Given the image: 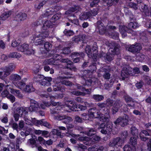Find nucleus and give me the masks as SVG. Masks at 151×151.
<instances>
[{"label":"nucleus","instance_id":"35","mask_svg":"<svg viewBox=\"0 0 151 151\" xmlns=\"http://www.w3.org/2000/svg\"><path fill=\"white\" fill-rule=\"evenodd\" d=\"M44 76L41 74H39L34 76L33 81L35 82H39L41 81L44 80Z\"/></svg>","mask_w":151,"mask_h":151},{"label":"nucleus","instance_id":"28","mask_svg":"<svg viewBox=\"0 0 151 151\" xmlns=\"http://www.w3.org/2000/svg\"><path fill=\"white\" fill-rule=\"evenodd\" d=\"M37 35H39L40 37L42 39H44L47 37L49 35V32L47 30H43L42 29L41 32H40L37 33Z\"/></svg>","mask_w":151,"mask_h":151},{"label":"nucleus","instance_id":"4","mask_svg":"<svg viewBox=\"0 0 151 151\" xmlns=\"http://www.w3.org/2000/svg\"><path fill=\"white\" fill-rule=\"evenodd\" d=\"M132 68L129 65H127L122 70L121 76L122 80H124L125 78L128 77L129 75L132 74Z\"/></svg>","mask_w":151,"mask_h":151},{"label":"nucleus","instance_id":"8","mask_svg":"<svg viewBox=\"0 0 151 151\" xmlns=\"http://www.w3.org/2000/svg\"><path fill=\"white\" fill-rule=\"evenodd\" d=\"M111 69V67L110 66L106 65L104 66L100 69V72H104L103 74V77L106 79H109L110 78L111 75L109 73Z\"/></svg>","mask_w":151,"mask_h":151},{"label":"nucleus","instance_id":"17","mask_svg":"<svg viewBox=\"0 0 151 151\" xmlns=\"http://www.w3.org/2000/svg\"><path fill=\"white\" fill-rule=\"evenodd\" d=\"M35 124H36L37 125H40L41 126H44L48 128H50L51 127L50 124L47 122L45 121V119H43L40 120H36L35 121Z\"/></svg>","mask_w":151,"mask_h":151},{"label":"nucleus","instance_id":"25","mask_svg":"<svg viewBox=\"0 0 151 151\" xmlns=\"http://www.w3.org/2000/svg\"><path fill=\"white\" fill-rule=\"evenodd\" d=\"M110 118V116L108 115L106 116L101 113L99 115L98 119L100 121L102 122H106L109 121Z\"/></svg>","mask_w":151,"mask_h":151},{"label":"nucleus","instance_id":"32","mask_svg":"<svg viewBox=\"0 0 151 151\" xmlns=\"http://www.w3.org/2000/svg\"><path fill=\"white\" fill-rule=\"evenodd\" d=\"M65 67L70 70L75 71L76 70V68L74 65L73 63L71 61L68 62V63L65 65Z\"/></svg>","mask_w":151,"mask_h":151},{"label":"nucleus","instance_id":"42","mask_svg":"<svg viewBox=\"0 0 151 151\" xmlns=\"http://www.w3.org/2000/svg\"><path fill=\"white\" fill-rule=\"evenodd\" d=\"M76 149L79 151H85V149H87L86 146L81 144H78L75 146Z\"/></svg>","mask_w":151,"mask_h":151},{"label":"nucleus","instance_id":"55","mask_svg":"<svg viewBox=\"0 0 151 151\" xmlns=\"http://www.w3.org/2000/svg\"><path fill=\"white\" fill-rule=\"evenodd\" d=\"M70 48L69 47H64L63 50L62 52L64 54H68L71 52Z\"/></svg>","mask_w":151,"mask_h":151},{"label":"nucleus","instance_id":"47","mask_svg":"<svg viewBox=\"0 0 151 151\" xmlns=\"http://www.w3.org/2000/svg\"><path fill=\"white\" fill-rule=\"evenodd\" d=\"M11 80L13 81H17L21 79V77L17 74H14L11 75L10 77Z\"/></svg>","mask_w":151,"mask_h":151},{"label":"nucleus","instance_id":"34","mask_svg":"<svg viewBox=\"0 0 151 151\" xmlns=\"http://www.w3.org/2000/svg\"><path fill=\"white\" fill-rule=\"evenodd\" d=\"M91 15L90 12H84L81 14L80 17V18L81 20L87 19L91 17Z\"/></svg>","mask_w":151,"mask_h":151},{"label":"nucleus","instance_id":"40","mask_svg":"<svg viewBox=\"0 0 151 151\" xmlns=\"http://www.w3.org/2000/svg\"><path fill=\"white\" fill-rule=\"evenodd\" d=\"M65 35L67 37H70L73 35L74 34V32L71 30L65 29L63 32Z\"/></svg>","mask_w":151,"mask_h":151},{"label":"nucleus","instance_id":"51","mask_svg":"<svg viewBox=\"0 0 151 151\" xmlns=\"http://www.w3.org/2000/svg\"><path fill=\"white\" fill-rule=\"evenodd\" d=\"M44 69L45 71L48 72L50 71V73L52 74L54 73V70L52 68L50 67L47 65H44Z\"/></svg>","mask_w":151,"mask_h":151},{"label":"nucleus","instance_id":"2","mask_svg":"<svg viewBox=\"0 0 151 151\" xmlns=\"http://www.w3.org/2000/svg\"><path fill=\"white\" fill-rule=\"evenodd\" d=\"M28 47L27 44L24 43L18 45L17 49L19 51L24 52L25 54L27 55L34 54L35 52V50L29 48Z\"/></svg>","mask_w":151,"mask_h":151},{"label":"nucleus","instance_id":"64","mask_svg":"<svg viewBox=\"0 0 151 151\" xmlns=\"http://www.w3.org/2000/svg\"><path fill=\"white\" fill-rule=\"evenodd\" d=\"M145 26L147 28L148 32L151 35V22L147 23L145 24Z\"/></svg>","mask_w":151,"mask_h":151},{"label":"nucleus","instance_id":"29","mask_svg":"<svg viewBox=\"0 0 151 151\" xmlns=\"http://www.w3.org/2000/svg\"><path fill=\"white\" fill-rule=\"evenodd\" d=\"M52 24L50 21H46L43 24L42 29L43 30H47L48 28L52 27Z\"/></svg>","mask_w":151,"mask_h":151},{"label":"nucleus","instance_id":"19","mask_svg":"<svg viewBox=\"0 0 151 151\" xmlns=\"http://www.w3.org/2000/svg\"><path fill=\"white\" fill-rule=\"evenodd\" d=\"M139 6L141 12L144 13L146 16H149V10L148 9L147 6L142 3Z\"/></svg>","mask_w":151,"mask_h":151},{"label":"nucleus","instance_id":"41","mask_svg":"<svg viewBox=\"0 0 151 151\" xmlns=\"http://www.w3.org/2000/svg\"><path fill=\"white\" fill-rule=\"evenodd\" d=\"M36 140L33 138H30L28 140V142L29 145H30L32 148H34L35 147H37V145L36 144Z\"/></svg>","mask_w":151,"mask_h":151},{"label":"nucleus","instance_id":"44","mask_svg":"<svg viewBox=\"0 0 151 151\" xmlns=\"http://www.w3.org/2000/svg\"><path fill=\"white\" fill-rule=\"evenodd\" d=\"M8 57L10 58H19L21 57V55L16 52H13L10 53L8 55Z\"/></svg>","mask_w":151,"mask_h":151},{"label":"nucleus","instance_id":"61","mask_svg":"<svg viewBox=\"0 0 151 151\" xmlns=\"http://www.w3.org/2000/svg\"><path fill=\"white\" fill-rule=\"evenodd\" d=\"M114 103V101L113 100H111L110 99H107L106 100V106L107 107H109V106H112Z\"/></svg>","mask_w":151,"mask_h":151},{"label":"nucleus","instance_id":"62","mask_svg":"<svg viewBox=\"0 0 151 151\" xmlns=\"http://www.w3.org/2000/svg\"><path fill=\"white\" fill-rule=\"evenodd\" d=\"M143 79L148 84H150L151 82V79L150 77L146 75H144L143 76Z\"/></svg>","mask_w":151,"mask_h":151},{"label":"nucleus","instance_id":"52","mask_svg":"<svg viewBox=\"0 0 151 151\" xmlns=\"http://www.w3.org/2000/svg\"><path fill=\"white\" fill-rule=\"evenodd\" d=\"M65 115L63 114H59L54 116V119L55 120L58 121L63 120L65 118Z\"/></svg>","mask_w":151,"mask_h":151},{"label":"nucleus","instance_id":"36","mask_svg":"<svg viewBox=\"0 0 151 151\" xmlns=\"http://www.w3.org/2000/svg\"><path fill=\"white\" fill-rule=\"evenodd\" d=\"M101 139V137L99 135H97L96 134L92 136L90 138L91 141L94 143H97L100 141Z\"/></svg>","mask_w":151,"mask_h":151},{"label":"nucleus","instance_id":"56","mask_svg":"<svg viewBox=\"0 0 151 151\" xmlns=\"http://www.w3.org/2000/svg\"><path fill=\"white\" fill-rule=\"evenodd\" d=\"M72 55L76 57H80L82 58H83L85 55L84 53L83 52H74L72 53Z\"/></svg>","mask_w":151,"mask_h":151},{"label":"nucleus","instance_id":"16","mask_svg":"<svg viewBox=\"0 0 151 151\" xmlns=\"http://www.w3.org/2000/svg\"><path fill=\"white\" fill-rule=\"evenodd\" d=\"M16 112L18 113L20 116L24 117L26 119V115L28 114V112L26 110L25 108L20 107H18L16 109Z\"/></svg>","mask_w":151,"mask_h":151},{"label":"nucleus","instance_id":"21","mask_svg":"<svg viewBox=\"0 0 151 151\" xmlns=\"http://www.w3.org/2000/svg\"><path fill=\"white\" fill-rule=\"evenodd\" d=\"M119 0H103L104 2V5L107 6L108 7L110 6L113 5H115L117 3Z\"/></svg>","mask_w":151,"mask_h":151},{"label":"nucleus","instance_id":"24","mask_svg":"<svg viewBox=\"0 0 151 151\" xmlns=\"http://www.w3.org/2000/svg\"><path fill=\"white\" fill-rule=\"evenodd\" d=\"M149 132L146 130H143L142 131V132L139 134V137L141 140L144 142L146 141L148 139V138L145 137L142 135V134H144L145 136H149L150 135ZM150 132V131H149Z\"/></svg>","mask_w":151,"mask_h":151},{"label":"nucleus","instance_id":"30","mask_svg":"<svg viewBox=\"0 0 151 151\" xmlns=\"http://www.w3.org/2000/svg\"><path fill=\"white\" fill-rule=\"evenodd\" d=\"M92 98L96 102H99L104 99V96L101 95L94 94L92 96Z\"/></svg>","mask_w":151,"mask_h":151},{"label":"nucleus","instance_id":"37","mask_svg":"<svg viewBox=\"0 0 151 151\" xmlns=\"http://www.w3.org/2000/svg\"><path fill=\"white\" fill-rule=\"evenodd\" d=\"M97 47L96 45L93 46L92 47L93 58L96 60V58L99 55L98 54Z\"/></svg>","mask_w":151,"mask_h":151},{"label":"nucleus","instance_id":"13","mask_svg":"<svg viewBox=\"0 0 151 151\" xmlns=\"http://www.w3.org/2000/svg\"><path fill=\"white\" fill-rule=\"evenodd\" d=\"M138 129L135 127H133V136H134L133 137V150L136 149L135 145L137 144V138L138 137Z\"/></svg>","mask_w":151,"mask_h":151},{"label":"nucleus","instance_id":"53","mask_svg":"<svg viewBox=\"0 0 151 151\" xmlns=\"http://www.w3.org/2000/svg\"><path fill=\"white\" fill-rule=\"evenodd\" d=\"M61 17L60 14L57 13L54 15L51 19L52 22L55 21L59 19Z\"/></svg>","mask_w":151,"mask_h":151},{"label":"nucleus","instance_id":"38","mask_svg":"<svg viewBox=\"0 0 151 151\" xmlns=\"http://www.w3.org/2000/svg\"><path fill=\"white\" fill-rule=\"evenodd\" d=\"M15 85L19 89L23 90L26 86V84L22 81H19L16 82Z\"/></svg>","mask_w":151,"mask_h":151},{"label":"nucleus","instance_id":"58","mask_svg":"<svg viewBox=\"0 0 151 151\" xmlns=\"http://www.w3.org/2000/svg\"><path fill=\"white\" fill-rule=\"evenodd\" d=\"M133 76H137L140 73L139 69L138 68H134L133 69Z\"/></svg>","mask_w":151,"mask_h":151},{"label":"nucleus","instance_id":"14","mask_svg":"<svg viewBox=\"0 0 151 151\" xmlns=\"http://www.w3.org/2000/svg\"><path fill=\"white\" fill-rule=\"evenodd\" d=\"M88 115L92 117H95L98 118L101 112L95 108L90 109L88 111Z\"/></svg>","mask_w":151,"mask_h":151},{"label":"nucleus","instance_id":"49","mask_svg":"<svg viewBox=\"0 0 151 151\" xmlns=\"http://www.w3.org/2000/svg\"><path fill=\"white\" fill-rule=\"evenodd\" d=\"M85 51L88 56L89 55L93 57V52L90 46L89 45L87 46L85 48Z\"/></svg>","mask_w":151,"mask_h":151},{"label":"nucleus","instance_id":"54","mask_svg":"<svg viewBox=\"0 0 151 151\" xmlns=\"http://www.w3.org/2000/svg\"><path fill=\"white\" fill-rule=\"evenodd\" d=\"M101 111L104 114L106 115V116L108 115L109 116H110L109 115L110 112V107H107L106 108H103V109Z\"/></svg>","mask_w":151,"mask_h":151},{"label":"nucleus","instance_id":"50","mask_svg":"<svg viewBox=\"0 0 151 151\" xmlns=\"http://www.w3.org/2000/svg\"><path fill=\"white\" fill-rule=\"evenodd\" d=\"M72 121V119L71 117L65 115V118L63 119L62 122L64 123L67 124Z\"/></svg>","mask_w":151,"mask_h":151},{"label":"nucleus","instance_id":"43","mask_svg":"<svg viewBox=\"0 0 151 151\" xmlns=\"http://www.w3.org/2000/svg\"><path fill=\"white\" fill-rule=\"evenodd\" d=\"M11 12L9 11H8L2 14L0 17L2 20H4L7 19L11 15Z\"/></svg>","mask_w":151,"mask_h":151},{"label":"nucleus","instance_id":"48","mask_svg":"<svg viewBox=\"0 0 151 151\" xmlns=\"http://www.w3.org/2000/svg\"><path fill=\"white\" fill-rule=\"evenodd\" d=\"M33 72L35 75L37 74L40 71V66L36 64L33 67Z\"/></svg>","mask_w":151,"mask_h":151},{"label":"nucleus","instance_id":"9","mask_svg":"<svg viewBox=\"0 0 151 151\" xmlns=\"http://www.w3.org/2000/svg\"><path fill=\"white\" fill-rule=\"evenodd\" d=\"M40 38L41 37H40L39 35L36 33L33 35L32 40L36 45H43L45 43V41Z\"/></svg>","mask_w":151,"mask_h":151},{"label":"nucleus","instance_id":"6","mask_svg":"<svg viewBox=\"0 0 151 151\" xmlns=\"http://www.w3.org/2000/svg\"><path fill=\"white\" fill-rule=\"evenodd\" d=\"M79 9L80 7L79 6L75 5L66 11L65 14L68 17H76L75 13H77L79 11Z\"/></svg>","mask_w":151,"mask_h":151},{"label":"nucleus","instance_id":"31","mask_svg":"<svg viewBox=\"0 0 151 151\" xmlns=\"http://www.w3.org/2000/svg\"><path fill=\"white\" fill-rule=\"evenodd\" d=\"M23 90L27 92H31L34 91V88L33 87L32 84L30 83L25 86Z\"/></svg>","mask_w":151,"mask_h":151},{"label":"nucleus","instance_id":"63","mask_svg":"<svg viewBox=\"0 0 151 151\" xmlns=\"http://www.w3.org/2000/svg\"><path fill=\"white\" fill-rule=\"evenodd\" d=\"M62 84L65 85L66 86L71 87L72 86V83L71 82L67 81L64 80L61 82Z\"/></svg>","mask_w":151,"mask_h":151},{"label":"nucleus","instance_id":"3","mask_svg":"<svg viewBox=\"0 0 151 151\" xmlns=\"http://www.w3.org/2000/svg\"><path fill=\"white\" fill-rule=\"evenodd\" d=\"M127 109H128L127 112V114H124V116L122 117L121 126L122 127H124L129 124L128 116L129 115V114L131 115V113L130 112V109L129 107H130L131 109L132 106L130 104H127Z\"/></svg>","mask_w":151,"mask_h":151},{"label":"nucleus","instance_id":"57","mask_svg":"<svg viewBox=\"0 0 151 151\" xmlns=\"http://www.w3.org/2000/svg\"><path fill=\"white\" fill-rule=\"evenodd\" d=\"M121 136L122 137L121 140L122 141L124 142L125 139L127 137L128 133L127 131H123L122 132Z\"/></svg>","mask_w":151,"mask_h":151},{"label":"nucleus","instance_id":"1","mask_svg":"<svg viewBox=\"0 0 151 151\" xmlns=\"http://www.w3.org/2000/svg\"><path fill=\"white\" fill-rule=\"evenodd\" d=\"M109 52L106 54L102 52L99 55V58L107 63L110 62L114 59L115 55H118L120 52V45L115 41H111L109 44Z\"/></svg>","mask_w":151,"mask_h":151},{"label":"nucleus","instance_id":"20","mask_svg":"<svg viewBox=\"0 0 151 151\" xmlns=\"http://www.w3.org/2000/svg\"><path fill=\"white\" fill-rule=\"evenodd\" d=\"M86 36L84 35H79L73 37L72 38V41L78 42L83 41L86 38Z\"/></svg>","mask_w":151,"mask_h":151},{"label":"nucleus","instance_id":"5","mask_svg":"<svg viewBox=\"0 0 151 151\" xmlns=\"http://www.w3.org/2000/svg\"><path fill=\"white\" fill-rule=\"evenodd\" d=\"M15 68V65L12 63H10L8 65L4 67L2 70L4 73V77H6L9 76L14 70Z\"/></svg>","mask_w":151,"mask_h":151},{"label":"nucleus","instance_id":"27","mask_svg":"<svg viewBox=\"0 0 151 151\" xmlns=\"http://www.w3.org/2000/svg\"><path fill=\"white\" fill-rule=\"evenodd\" d=\"M65 88L63 85H59L58 84H56L53 86V90L55 91H60L64 92L65 91Z\"/></svg>","mask_w":151,"mask_h":151},{"label":"nucleus","instance_id":"22","mask_svg":"<svg viewBox=\"0 0 151 151\" xmlns=\"http://www.w3.org/2000/svg\"><path fill=\"white\" fill-rule=\"evenodd\" d=\"M61 107L60 106H58L55 107L52 106L50 108V113L51 114H53L54 116L56 114H58L60 111Z\"/></svg>","mask_w":151,"mask_h":151},{"label":"nucleus","instance_id":"7","mask_svg":"<svg viewBox=\"0 0 151 151\" xmlns=\"http://www.w3.org/2000/svg\"><path fill=\"white\" fill-rule=\"evenodd\" d=\"M124 142L122 141L120 137H116L113 138L109 142V146L111 147L118 146L121 147Z\"/></svg>","mask_w":151,"mask_h":151},{"label":"nucleus","instance_id":"59","mask_svg":"<svg viewBox=\"0 0 151 151\" xmlns=\"http://www.w3.org/2000/svg\"><path fill=\"white\" fill-rule=\"evenodd\" d=\"M88 12H90L91 14V17L95 16L98 13V9L97 8L94 9Z\"/></svg>","mask_w":151,"mask_h":151},{"label":"nucleus","instance_id":"33","mask_svg":"<svg viewBox=\"0 0 151 151\" xmlns=\"http://www.w3.org/2000/svg\"><path fill=\"white\" fill-rule=\"evenodd\" d=\"M141 49V46L139 43H137L134 45H133V53L139 52Z\"/></svg>","mask_w":151,"mask_h":151},{"label":"nucleus","instance_id":"39","mask_svg":"<svg viewBox=\"0 0 151 151\" xmlns=\"http://www.w3.org/2000/svg\"><path fill=\"white\" fill-rule=\"evenodd\" d=\"M54 9L50 8L45 13L42 15L43 17H49V16L53 14V13L55 12Z\"/></svg>","mask_w":151,"mask_h":151},{"label":"nucleus","instance_id":"11","mask_svg":"<svg viewBox=\"0 0 151 151\" xmlns=\"http://www.w3.org/2000/svg\"><path fill=\"white\" fill-rule=\"evenodd\" d=\"M94 25L96 28L98 29L100 34H103L105 33L106 28L101 21H98L96 23H95Z\"/></svg>","mask_w":151,"mask_h":151},{"label":"nucleus","instance_id":"15","mask_svg":"<svg viewBox=\"0 0 151 151\" xmlns=\"http://www.w3.org/2000/svg\"><path fill=\"white\" fill-rule=\"evenodd\" d=\"M96 130L95 128H87L83 133L89 137H92L96 134Z\"/></svg>","mask_w":151,"mask_h":151},{"label":"nucleus","instance_id":"10","mask_svg":"<svg viewBox=\"0 0 151 151\" xmlns=\"http://www.w3.org/2000/svg\"><path fill=\"white\" fill-rule=\"evenodd\" d=\"M30 102V106L29 108V111H37L38 110L40 109V107L37 102L33 99H31Z\"/></svg>","mask_w":151,"mask_h":151},{"label":"nucleus","instance_id":"46","mask_svg":"<svg viewBox=\"0 0 151 151\" xmlns=\"http://www.w3.org/2000/svg\"><path fill=\"white\" fill-rule=\"evenodd\" d=\"M100 1V0H90V6L91 7L96 6L97 5Z\"/></svg>","mask_w":151,"mask_h":151},{"label":"nucleus","instance_id":"26","mask_svg":"<svg viewBox=\"0 0 151 151\" xmlns=\"http://www.w3.org/2000/svg\"><path fill=\"white\" fill-rule=\"evenodd\" d=\"M119 30L122 36L124 37L127 36V27L124 25H120Z\"/></svg>","mask_w":151,"mask_h":151},{"label":"nucleus","instance_id":"18","mask_svg":"<svg viewBox=\"0 0 151 151\" xmlns=\"http://www.w3.org/2000/svg\"><path fill=\"white\" fill-rule=\"evenodd\" d=\"M78 105L73 101H70L67 104V106L71 110L75 111H78L79 109H77Z\"/></svg>","mask_w":151,"mask_h":151},{"label":"nucleus","instance_id":"12","mask_svg":"<svg viewBox=\"0 0 151 151\" xmlns=\"http://www.w3.org/2000/svg\"><path fill=\"white\" fill-rule=\"evenodd\" d=\"M112 123H108L106 124V127L102 130H100V132L104 134L109 135L111 134L112 130Z\"/></svg>","mask_w":151,"mask_h":151},{"label":"nucleus","instance_id":"23","mask_svg":"<svg viewBox=\"0 0 151 151\" xmlns=\"http://www.w3.org/2000/svg\"><path fill=\"white\" fill-rule=\"evenodd\" d=\"M27 17V14L24 13H20L16 15V21L18 22L24 21L26 19Z\"/></svg>","mask_w":151,"mask_h":151},{"label":"nucleus","instance_id":"60","mask_svg":"<svg viewBox=\"0 0 151 151\" xmlns=\"http://www.w3.org/2000/svg\"><path fill=\"white\" fill-rule=\"evenodd\" d=\"M48 1V0H44L40 3L37 6L36 5L35 7L37 9H40L43 6V5L46 3Z\"/></svg>","mask_w":151,"mask_h":151},{"label":"nucleus","instance_id":"45","mask_svg":"<svg viewBox=\"0 0 151 151\" xmlns=\"http://www.w3.org/2000/svg\"><path fill=\"white\" fill-rule=\"evenodd\" d=\"M44 44V47L45 49L47 51H50L52 48V45L50 42H45Z\"/></svg>","mask_w":151,"mask_h":151}]
</instances>
